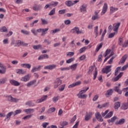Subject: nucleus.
<instances>
[{"label":"nucleus","instance_id":"obj_19","mask_svg":"<svg viewBox=\"0 0 128 128\" xmlns=\"http://www.w3.org/2000/svg\"><path fill=\"white\" fill-rule=\"evenodd\" d=\"M12 114L14 115L13 112H11L8 113L6 116V118H5L4 120H10V116H12Z\"/></svg>","mask_w":128,"mask_h":128},{"label":"nucleus","instance_id":"obj_42","mask_svg":"<svg viewBox=\"0 0 128 128\" xmlns=\"http://www.w3.org/2000/svg\"><path fill=\"white\" fill-rule=\"evenodd\" d=\"M22 112L21 110H17L14 112V113H13V116H16V114H20Z\"/></svg>","mask_w":128,"mask_h":128},{"label":"nucleus","instance_id":"obj_58","mask_svg":"<svg viewBox=\"0 0 128 128\" xmlns=\"http://www.w3.org/2000/svg\"><path fill=\"white\" fill-rule=\"evenodd\" d=\"M110 52H112L110 49H108L106 52V54L104 55V58H106V56H107L108 54H110Z\"/></svg>","mask_w":128,"mask_h":128},{"label":"nucleus","instance_id":"obj_28","mask_svg":"<svg viewBox=\"0 0 128 128\" xmlns=\"http://www.w3.org/2000/svg\"><path fill=\"white\" fill-rule=\"evenodd\" d=\"M94 65L93 66H90L89 68L88 72L87 74H92V71L94 70Z\"/></svg>","mask_w":128,"mask_h":128},{"label":"nucleus","instance_id":"obj_32","mask_svg":"<svg viewBox=\"0 0 128 128\" xmlns=\"http://www.w3.org/2000/svg\"><path fill=\"white\" fill-rule=\"evenodd\" d=\"M48 28H42V33L41 36H44V34H46V32H48Z\"/></svg>","mask_w":128,"mask_h":128},{"label":"nucleus","instance_id":"obj_36","mask_svg":"<svg viewBox=\"0 0 128 128\" xmlns=\"http://www.w3.org/2000/svg\"><path fill=\"white\" fill-rule=\"evenodd\" d=\"M114 114V112H110L105 117V118H112V114Z\"/></svg>","mask_w":128,"mask_h":128},{"label":"nucleus","instance_id":"obj_61","mask_svg":"<svg viewBox=\"0 0 128 128\" xmlns=\"http://www.w3.org/2000/svg\"><path fill=\"white\" fill-rule=\"evenodd\" d=\"M122 42H124V40H122V38H119V41H118V44L119 46H122Z\"/></svg>","mask_w":128,"mask_h":128},{"label":"nucleus","instance_id":"obj_59","mask_svg":"<svg viewBox=\"0 0 128 128\" xmlns=\"http://www.w3.org/2000/svg\"><path fill=\"white\" fill-rule=\"evenodd\" d=\"M128 68V64H126L125 66H123L121 68V70H122V71L126 70V68Z\"/></svg>","mask_w":128,"mask_h":128},{"label":"nucleus","instance_id":"obj_46","mask_svg":"<svg viewBox=\"0 0 128 128\" xmlns=\"http://www.w3.org/2000/svg\"><path fill=\"white\" fill-rule=\"evenodd\" d=\"M0 32H8V29L6 26H3L0 29Z\"/></svg>","mask_w":128,"mask_h":128},{"label":"nucleus","instance_id":"obj_33","mask_svg":"<svg viewBox=\"0 0 128 128\" xmlns=\"http://www.w3.org/2000/svg\"><path fill=\"white\" fill-rule=\"evenodd\" d=\"M76 66H78V64H75L72 65L70 67V68L72 70H76Z\"/></svg>","mask_w":128,"mask_h":128},{"label":"nucleus","instance_id":"obj_11","mask_svg":"<svg viewBox=\"0 0 128 128\" xmlns=\"http://www.w3.org/2000/svg\"><path fill=\"white\" fill-rule=\"evenodd\" d=\"M42 68V66H41L34 67L32 68L31 72H38V70H40Z\"/></svg>","mask_w":128,"mask_h":128},{"label":"nucleus","instance_id":"obj_15","mask_svg":"<svg viewBox=\"0 0 128 128\" xmlns=\"http://www.w3.org/2000/svg\"><path fill=\"white\" fill-rule=\"evenodd\" d=\"M128 56L127 54L124 55L121 58L119 62V64H124V62L128 58Z\"/></svg>","mask_w":128,"mask_h":128},{"label":"nucleus","instance_id":"obj_30","mask_svg":"<svg viewBox=\"0 0 128 128\" xmlns=\"http://www.w3.org/2000/svg\"><path fill=\"white\" fill-rule=\"evenodd\" d=\"M65 4L67 6H74V3L72 2V1L68 0L65 2Z\"/></svg>","mask_w":128,"mask_h":128},{"label":"nucleus","instance_id":"obj_63","mask_svg":"<svg viewBox=\"0 0 128 128\" xmlns=\"http://www.w3.org/2000/svg\"><path fill=\"white\" fill-rule=\"evenodd\" d=\"M31 32H32V34H34V36H36L38 34V32L35 29H32L31 30Z\"/></svg>","mask_w":128,"mask_h":128},{"label":"nucleus","instance_id":"obj_26","mask_svg":"<svg viewBox=\"0 0 128 128\" xmlns=\"http://www.w3.org/2000/svg\"><path fill=\"white\" fill-rule=\"evenodd\" d=\"M76 96L79 98H86V96H88L86 94H77Z\"/></svg>","mask_w":128,"mask_h":128},{"label":"nucleus","instance_id":"obj_39","mask_svg":"<svg viewBox=\"0 0 128 128\" xmlns=\"http://www.w3.org/2000/svg\"><path fill=\"white\" fill-rule=\"evenodd\" d=\"M112 89H110L107 90L106 93V94H108V96H112Z\"/></svg>","mask_w":128,"mask_h":128},{"label":"nucleus","instance_id":"obj_57","mask_svg":"<svg viewBox=\"0 0 128 128\" xmlns=\"http://www.w3.org/2000/svg\"><path fill=\"white\" fill-rule=\"evenodd\" d=\"M106 29H105L102 34L101 41L104 40V35L106 34Z\"/></svg>","mask_w":128,"mask_h":128},{"label":"nucleus","instance_id":"obj_23","mask_svg":"<svg viewBox=\"0 0 128 128\" xmlns=\"http://www.w3.org/2000/svg\"><path fill=\"white\" fill-rule=\"evenodd\" d=\"M106 10H108V4L106 3H104L102 10V14H104L105 12H106Z\"/></svg>","mask_w":128,"mask_h":128},{"label":"nucleus","instance_id":"obj_17","mask_svg":"<svg viewBox=\"0 0 128 128\" xmlns=\"http://www.w3.org/2000/svg\"><path fill=\"white\" fill-rule=\"evenodd\" d=\"M121 110H128V102L127 101V102H124L122 104L121 106H120Z\"/></svg>","mask_w":128,"mask_h":128},{"label":"nucleus","instance_id":"obj_3","mask_svg":"<svg viewBox=\"0 0 128 128\" xmlns=\"http://www.w3.org/2000/svg\"><path fill=\"white\" fill-rule=\"evenodd\" d=\"M88 8V4H82L80 8V12H82V14H84L86 12V8Z\"/></svg>","mask_w":128,"mask_h":128},{"label":"nucleus","instance_id":"obj_31","mask_svg":"<svg viewBox=\"0 0 128 128\" xmlns=\"http://www.w3.org/2000/svg\"><path fill=\"white\" fill-rule=\"evenodd\" d=\"M34 112V108H29V109H26L25 110V112L26 114H30L32 112Z\"/></svg>","mask_w":128,"mask_h":128},{"label":"nucleus","instance_id":"obj_29","mask_svg":"<svg viewBox=\"0 0 128 128\" xmlns=\"http://www.w3.org/2000/svg\"><path fill=\"white\" fill-rule=\"evenodd\" d=\"M118 10V8H114L113 6H112L110 8V14H113V12H116Z\"/></svg>","mask_w":128,"mask_h":128},{"label":"nucleus","instance_id":"obj_64","mask_svg":"<svg viewBox=\"0 0 128 128\" xmlns=\"http://www.w3.org/2000/svg\"><path fill=\"white\" fill-rule=\"evenodd\" d=\"M32 118V115H28L23 118V120H30Z\"/></svg>","mask_w":128,"mask_h":128},{"label":"nucleus","instance_id":"obj_44","mask_svg":"<svg viewBox=\"0 0 128 128\" xmlns=\"http://www.w3.org/2000/svg\"><path fill=\"white\" fill-rule=\"evenodd\" d=\"M98 26H96L94 28V32L96 34V38L98 36Z\"/></svg>","mask_w":128,"mask_h":128},{"label":"nucleus","instance_id":"obj_43","mask_svg":"<svg viewBox=\"0 0 128 128\" xmlns=\"http://www.w3.org/2000/svg\"><path fill=\"white\" fill-rule=\"evenodd\" d=\"M40 48H42V45L40 44H38V45H37V46H33V48L34 50H40Z\"/></svg>","mask_w":128,"mask_h":128},{"label":"nucleus","instance_id":"obj_53","mask_svg":"<svg viewBox=\"0 0 128 128\" xmlns=\"http://www.w3.org/2000/svg\"><path fill=\"white\" fill-rule=\"evenodd\" d=\"M114 36H116V32L109 34L108 38H112Z\"/></svg>","mask_w":128,"mask_h":128},{"label":"nucleus","instance_id":"obj_10","mask_svg":"<svg viewBox=\"0 0 128 128\" xmlns=\"http://www.w3.org/2000/svg\"><path fill=\"white\" fill-rule=\"evenodd\" d=\"M62 81L60 79V78H57L56 79V84L54 86V88H56L58 86H60L62 84Z\"/></svg>","mask_w":128,"mask_h":128},{"label":"nucleus","instance_id":"obj_4","mask_svg":"<svg viewBox=\"0 0 128 128\" xmlns=\"http://www.w3.org/2000/svg\"><path fill=\"white\" fill-rule=\"evenodd\" d=\"M80 84H82V82L78 81L76 82L73 83L68 86V88H74V86H80Z\"/></svg>","mask_w":128,"mask_h":128},{"label":"nucleus","instance_id":"obj_60","mask_svg":"<svg viewBox=\"0 0 128 128\" xmlns=\"http://www.w3.org/2000/svg\"><path fill=\"white\" fill-rule=\"evenodd\" d=\"M72 22L70 20H64V24H66V26H68V24H70V23Z\"/></svg>","mask_w":128,"mask_h":128},{"label":"nucleus","instance_id":"obj_37","mask_svg":"<svg viewBox=\"0 0 128 128\" xmlns=\"http://www.w3.org/2000/svg\"><path fill=\"white\" fill-rule=\"evenodd\" d=\"M104 45V44L100 43L99 45L96 48V52H98L102 48V46Z\"/></svg>","mask_w":128,"mask_h":128},{"label":"nucleus","instance_id":"obj_7","mask_svg":"<svg viewBox=\"0 0 128 128\" xmlns=\"http://www.w3.org/2000/svg\"><path fill=\"white\" fill-rule=\"evenodd\" d=\"M48 98V96L46 95L42 96L41 98L38 99L36 100V102L37 104H40V102H44Z\"/></svg>","mask_w":128,"mask_h":128},{"label":"nucleus","instance_id":"obj_2","mask_svg":"<svg viewBox=\"0 0 128 128\" xmlns=\"http://www.w3.org/2000/svg\"><path fill=\"white\" fill-rule=\"evenodd\" d=\"M71 32H72V34H84V32H82V30H80L78 27L74 28L71 30Z\"/></svg>","mask_w":128,"mask_h":128},{"label":"nucleus","instance_id":"obj_8","mask_svg":"<svg viewBox=\"0 0 128 128\" xmlns=\"http://www.w3.org/2000/svg\"><path fill=\"white\" fill-rule=\"evenodd\" d=\"M8 100L11 102H18V99H16L12 96H8Z\"/></svg>","mask_w":128,"mask_h":128},{"label":"nucleus","instance_id":"obj_56","mask_svg":"<svg viewBox=\"0 0 128 128\" xmlns=\"http://www.w3.org/2000/svg\"><path fill=\"white\" fill-rule=\"evenodd\" d=\"M66 87L65 84H62L60 86V88H59L60 92H62L64 90V88Z\"/></svg>","mask_w":128,"mask_h":128},{"label":"nucleus","instance_id":"obj_48","mask_svg":"<svg viewBox=\"0 0 128 128\" xmlns=\"http://www.w3.org/2000/svg\"><path fill=\"white\" fill-rule=\"evenodd\" d=\"M21 32L24 34H26V36L30 34V32L24 30H21Z\"/></svg>","mask_w":128,"mask_h":128},{"label":"nucleus","instance_id":"obj_12","mask_svg":"<svg viewBox=\"0 0 128 128\" xmlns=\"http://www.w3.org/2000/svg\"><path fill=\"white\" fill-rule=\"evenodd\" d=\"M92 112H89L88 114H86L85 116V120H86V122H88V120H90L92 118Z\"/></svg>","mask_w":128,"mask_h":128},{"label":"nucleus","instance_id":"obj_45","mask_svg":"<svg viewBox=\"0 0 128 128\" xmlns=\"http://www.w3.org/2000/svg\"><path fill=\"white\" fill-rule=\"evenodd\" d=\"M76 120V115H74L73 118L71 119L70 124H74Z\"/></svg>","mask_w":128,"mask_h":128},{"label":"nucleus","instance_id":"obj_13","mask_svg":"<svg viewBox=\"0 0 128 128\" xmlns=\"http://www.w3.org/2000/svg\"><path fill=\"white\" fill-rule=\"evenodd\" d=\"M30 78V74H28L25 76L24 77L22 78H21V80H22V82H28Z\"/></svg>","mask_w":128,"mask_h":128},{"label":"nucleus","instance_id":"obj_22","mask_svg":"<svg viewBox=\"0 0 128 128\" xmlns=\"http://www.w3.org/2000/svg\"><path fill=\"white\" fill-rule=\"evenodd\" d=\"M44 58H48V55L46 54H43L38 57V60H44Z\"/></svg>","mask_w":128,"mask_h":128},{"label":"nucleus","instance_id":"obj_5","mask_svg":"<svg viewBox=\"0 0 128 128\" xmlns=\"http://www.w3.org/2000/svg\"><path fill=\"white\" fill-rule=\"evenodd\" d=\"M56 68V64H51V65L45 66L44 67V70H54V69Z\"/></svg>","mask_w":128,"mask_h":128},{"label":"nucleus","instance_id":"obj_52","mask_svg":"<svg viewBox=\"0 0 128 128\" xmlns=\"http://www.w3.org/2000/svg\"><path fill=\"white\" fill-rule=\"evenodd\" d=\"M26 106H34V104H32V102L30 101H28L26 103Z\"/></svg>","mask_w":128,"mask_h":128},{"label":"nucleus","instance_id":"obj_62","mask_svg":"<svg viewBox=\"0 0 128 128\" xmlns=\"http://www.w3.org/2000/svg\"><path fill=\"white\" fill-rule=\"evenodd\" d=\"M56 110V108H51L48 110V112H54Z\"/></svg>","mask_w":128,"mask_h":128},{"label":"nucleus","instance_id":"obj_25","mask_svg":"<svg viewBox=\"0 0 128 128\" xmlns=\"http://www.w3.org/2000/svg\"><path fill=\"white\" fill-rule=\"evenodd\" d=\"M8 81L6 78H4L0 79V84H4L6 82Z\"/></svg>","mask_w":128,"mask_h":128},{"label":"nucleus","instance_id":"obj_54","mask_svg":"<svg viewBox=\"0 0 128 128\" xmlns=\"http://www.w3.org/2000/svg\"><path fill=\"white\" fill-rule=\"evenodd\" d=\"M58 4V2H51V6H56Z\"/></svg>","mask_w":128,"mask_h":128},{"label":"nucleus","instance_id":"obj_40","mask_svg":"<svg viewBox=\"0 0 128 128\" xmlns=\"http://www.w3.org/2000/svg\"><path fill=\"white\" fill-rule=\"evenodd\" d=\"M56 14V8H54L48 14L49 16H54Z\"/></svg>","mask_w":128,"mask_h":128},{"label":"nucleus","instance_id":"obj_21","mask_svg":"<svg viewBox=\"0 0 128 128\" xmlns=\"http://www.w3.org/2000/svg\"><path fill=\"white\" fill-rule=\"evenodd\" d=\"M125 120H124V118H122L120 120H119V121L116 122H115V124H116V126L118 124H124Z\"/></svg>","mask_w":128,"mask_h":128},{"label":"nucleus","instance_id":"obj_24","mask_svg":"<svg viewBox=\"0 0 128 128\" xmlns=\"http://www.w3.org/2000/svg\"><path fill=\"white\" fill-rule=\"evenodd\" d=\"M120 106V102H118L114 103V108L115 110H118V108Z\"/></svg>","mask_w":128,"mask_h":128},{"label":"nucleus","instance_id":"obj_50","mask_svg":"<svg viewBox=\"0 0 128 128\" xmlns=\"http://www.w3.org/2000/svg\"><path fill=\"white\" fill-rule=\"evenodd\" d=\"M97 76H98V69L96 68L93 80H96V78Z\"/></svg>","mask_w":128,"mask_h":128},{"label":"nucleus","instance_id":"obj_1","mask_svg":"<svg viewBox=\"0 0 128 128\" xmlns=\"http://www.w3.org/2000/svg\"><path fill=\"white\" fill-rule=\"evenodd\" d=\"M103 74H108L112 72V66H106L105 68H103L102 70Z\"/></svg>","mask_w":128,"mask_h":128},{"label":"nucleus","instance_id":"obj_35","mask_svg":"<svg viewBox=\"0 0 128 128\" xmlns=\"http://www.w3.org/2000/svg\"><path fill=\"white\" fill-rule=\"evenodd\" d=\"M114 90L115 92H118L119 94H122V91L121 90H120V88H118V86H116L115 87Z\"/></svg>","mask_w":128,"mask_h":128},{"label":"nucleus","instance_id":"obj_38","mask_svg":"<svg viewBox=\"0 0 128 128\" xmlns=\"http://www.w3.org/2000/svg\"><path fill=\"white\" fill-rule=\"evenodd\" d=\"M110 106V102H106L104 104H102L100 108H108Z\"/></svg>","mask_w":128,"mask_h":128},{"label":"nucleus","instance_id":"obj_34","mask_svg":"<svg viewBox=\"0 0 128 128\" xmlns=\"http://www.w3.org/2000/svg\"><path fill=\"white\" fill-rule=\"evenodd\" d=\"M87 49H88V47L86 46H84L80 48L79 50L80 54H82V52H86V50Z\"/></svg>","mask_w":128,"mask_h":128},{"label":"nucleus","instance_id":"obj_9","mask_svg":"<svg viewBox=\"0 0 128 128\" xmlns=\"http://www.w3.org/2000/svg\"><path fill=\"white\" fill-rule=\"evenodd\" d=\"M96 118L98 120V122H104V119L102 118V115L100 114V112H97L96 114H95Z\"/></svg>","mask_w":128,"mask_h":128},{"label":"nucleus","instance_id":"obj_27","mask_svg":"<svg viewBox=\"0 0 128 128\" xmlns=\"http://www.w3.org/2000/svg\"><path fill=\"white\" fill-rule=\"evenodd\" d=\"M36 82V80H33L32 81H30V82L28 83L27 86H28V88H30V86H34V84Z\"/></svg>","mask_w":128,"mask_h":128},{"label":"nucleus","instance_id":"obj_16","mask_svg":"<svg viewBox=\"0 0 128 128\" xmlns=\"http://www.w3.org/2000/svg\"><path fill=\"white\" fill-rule=\"evenodd\" d=\"M124 72H120V74L116 78H114V79H112V82H118L122 76Z\"/></svg>","mask_w":128,"mask_h":128},{"label":"nucleus","instance_id":"obj_14","mask_svg":"<svg viewBox=\"0 0 128 128\" xmlns=\"http://www.w3.org/2000/svg\"><path fill=\"white\" fill-rule=\"evenodd\" d=\"M100 16H98V12L96 11L94 12V16H93L92 18V20H99Z\"/></svg>","mask_w":128,"mask_h":128},{"label":"nucleus","instance_id":"obj_6","mask_svg":"<svg viewBox=\"0 0 128 128\" xmlns=\"http://www.w3.org/2000/svg\"><path fill=\"white\" fill-rule=\"evenodd\" d=\"M10 82L12 86H18L20 84V82L14 80H10Z\"/></svg>","mask_w":128,"mask_h":128},{"label":"nucleus","instance_id":"obj_51","mask_svg":"<svg viewBox=\"0 0 128 128\" xmlns=\"http://www.w3.org/2000/svg\"><path fill=\"white\" fill-rule=\"evenodd\" d=\"M74 60V58H72L66 61V64H70V62H72Z\"/></svg>","mask_w":128,"mask_h":128},{"label":"nucleus","instance_id":"obj_18","mask_svg":"<svg viewBox=\"0 0 128 128\" xmlns=\"http://www.w3.org/2000/svg\"><path fill=\"white\" fill-rule=\"evenodd\" d=\"M22 68H28L30 70V68H32V65L30 64H22L20 65Z\"/></svg>","mask_w":128,"mask_h":128},{"label":"nucleus","instance_id":"obj_20","mask_svg":"<svg viewBox=\"0 0 128 128\" xmlns=\"http://www.w3.org/2000/svg\"><path fill=\"white\" fill-rule=\"evenodd\" d=\"M120 26V22H118L114 26V31L116 32H118V28Z\"/></svg>","mask_w":128,"mask_h":128},{"label":"nucleus","instance_id":"obj_49","mask_svg":"<svg viewBox=\"0 0 128 128\" xmlns=\"http://www.w3.org/2000/svg\"><path fill=\"white\" fill-rule=\"evenodd\" d=\"M66 9L60 10L58 11L59 14H66Z\"/></svg>","mask_w":128,"mask_h":128},{"label":"nucleus","instance_id":"obj_47","mask_svg":"<svg viewBox=\"0 0 128 128\" xmlns=\"http://www.w3.org/2000/svg\"><path fill=\"white\" fill-rule=\"evenodd\" d=\"M60 100V96H54L52 98L54 102H56Z\"/></svg>","mask_w":128,"mask_h":128},{"label":"nucleus","instance_id":"obj_41","mask_svg":"<svg viewBox=\"0 0 128 128\" xmlns=\"http://www.w3.org/2000/svg\"><path fill=\"white\" fill-rule=\"evenodd\" d=\"M16 73L18 74H26V72H24V71L22 69H19L18 71L16 72Z\"/></svg>","mask_w":128,"mask_h":128},{"label":"nucleus","instance_id":"obj_55","mask_svg":"<svg viewBox=\"0 0 128 128\" xmlns=\"http://www.w3.org/2000/svg\"><path fill=\"white\" fill-rule=\"evenodd\" d=\"M41 20L42 22V24H48V22L46 20L43 19L42 18H41Z\"/></svg>","mask_w":128,"mask_h":128}]
</instances>
